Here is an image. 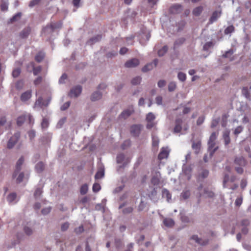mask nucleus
<instances>
[{
    "label": "nucleus",
    "instance_id": "nucleus-1",
    "mask_svg": "<svg viewBox=\"0 0 251 251\" xmlns=\"http://www.w3.org/2000/svg\"><path fill=\"white\" fill-rule=\"evenodd\" d=\"M246 159L242 155H236L233 159L234 168L236 172L239 175L244 173V168L247 165Z\"/></svg>",
    "mask_w": 251,
    "mask_h": 251
},
{
    "label": "nucleus",
    "instance_id": "nucleus-2",
    "mask_svg": "<svg viewBox=\"0 0 251 251\" xmlns=\"http://www.w3.org/2000/svg\"><path fill=\"white\" fill-rule=\"evenodd\" d=\"M62 26V23L61 22L57 23H51L50 25H48L45 27L43 31L45 32H52L55 29L60 28Z\"/></svg>",
    "mask_w": 251,
    "mask_h": 251
},
{
    "label": "nucleus",
    "instance_id": "nucleus-3",
    "mask_svg": "<svg viewBox=\"0 0 251 251\" xmlns=\"http://www.w3.org/2000/svg\"><path fill=\"white\" fill-rule=\"evenodd\" d=\"M51 100V96L50 95L48 97V99L46 101H43V98L40 97L35 101L34 107H42V106H47L50 103Z\"/></svg>",
    "mask_w": 251,
    "mask_h": 251
},
{
    "label": "nucleus",
    "instance_id": "nucleus-4",
    "mask_svg": "<svg viewBox=\"0 0 251 251\" xmlns=\"http://www.w3.org/2000/svg\"><path fill=\"white\" fill-rule=\"evenodd\" d=\"M236 180V176L235 175H229L226 172L224 173L223 185L224 188L228 187L227 183L228 182H234Z\"/></svg>",
    "mask_w": 251,
    "mask_h": 251
},
{
    "label": "nucleus",
    "instance_id": "nucleus-5",
    "mask_svg": "<svg viewBox=\"0 0 251 251\" xmlns=\"http://www.w3.org/2000/svg\"><path fill=\"white\" fill-rule=\"evenodd\" d=\"M192 143V148L194 150L196 154H198L201 151V142L200 139H197L196 140H191Z\"/></svg>",
    "mask_w": 251,
    "mask_h": 251
},
{
    "label": "nucleus",
    "instance_id": "nucleus-6",
    "mask_svg": "<svg viewBox=\"0 0 251 251\" xmlns=\"http://www.w3.org/2000/svg\"><path fill=\"white\" fill-rule=\"evenodd\" d=\"M134 111V110L133 107H130L124 110L119 115V118L120 119H126L129 117Z\"/></svg>",
    "mask_w": 251,
    "mask_h": 251
},
{
    "label": "nucleus",
    "instance_id": "nucleus-7",
    "mask_svg": "<svg viewBox=\"0 0 251 251\" xmlns=\"http://www.w3.org/2000/svg\"><path fill=\"white\" fill-rule=\"evenodd\" d=\"M81 92H82L81 86L78 85V86H76L73 88L71 90V91L69 94V95L71 98H73V97L76 98V97H77L81 93Z\"/></svg>",
    "mask_w": 251,
    "mask_h": 251
},
{
    "label": "nucleus",
    "instance_id": "nucleus-8",
    "mask_svg": "<svg viewBox=\"0 0 251 251\" xmlns=\"http://www.w3.org/2000/svg\"><path fill=\"white\" fill-rule=\"evenodd\" d=\"M24 160L23 157H21L17 161L16 165V169L12 175V178H14L18 175V173L21 170V166L24 163Z\"/></svg>",
    "mask_w": 251,
    "mask_h": 251
},
{
    "label": "nucleus",
    "instance_id": "nucleus-9",
    "mask_svg": "<svg viewBox=\"0 0 251 251\" xmlns=\"http://www.w3.org/2000/svg\"><path fill=\"white\" fill-rule=\"evenodd\" d=\"M183 173L185 175L186 178L190 180L191 177L192 168L191 166L184 165L182 169Z\"/></svg>",
    "mask_w": 251,
    "mask_h": 251
},
{
    "label": "nucleus",
    "instance_id": "nucleus-10",
    "mask_svg": "<svg viewBox=\"0 0 251 251\" xmlns=\"http://www.w3.org/2000/svg\"><path fill=\"white\" fill-rule=\"evenodd\" d=\"M195 241L196 243L200 245L203 246L206 245L208 243V240L206 239H202V238H199L198 235H194L191 237L190 238Z\"/></svg>",
    "mask_w": 251,
    "mask_h": 251
},
{
    "label": "nucleus",
    "instance_id": "nucleus-11",
    "mask_svg": "<svg viewBox=\"0 0 251 251\" xmlns=\"http://www.w3.org/2000/svg\"><path fill=\"white\" fill-rule=\"evenodd\" d=\"M27 69L29 71L31 72V70H33V74L35 75H37L41 71V67L40 66H38L37 67H35L34 63L33 62H30L27 66Z\"/></svg>",
    "mask_w": 251,
    "mask_h": 251
},
{
    "label": "nucleus",
    "instance_id": "nucleus-12",
    "mask_svg": "<svg viewBox=\"0 0 251 251\" xmlns=\"http://www.w3.org/2000/svg\"><path fill=\"white\" fill-rule=\"evenodd\" d=\"M20 134L19 133L15 134L9 140L7 144V147L9 149L13 148L18 140Z\"/></svg>",
    "mask_w": 251,
    "mask_h": 251
},
{
    "label": "nucleus",
    "instance_id": "nucleus-13",
    "mask_svg": "<svg viewBox=\"0 0 251 251\" xmlns=\"http://www.w3.org/2000/svg\"><path fill=\"white\" fill-rule=\"evenodd\" d=\"M139 64V60L137 58H132L126 61L125 63V66L127 68H133L137 66Z\"/></svg>",
    "mask_w": 251,
    "mask_h": 251
},
{
    "label": "nucleus",
    "instance_id": "nucleus-14",
    "mask_svg": "<svg viewBox=\"0 0 251 251\" xmlns=\"http://www.w3.org/2000/svg\"><path fill=\"white\" fill-rule=\"evenodd\" d=\"M141 128V125H133L130 128L131 133L134 136H138L140 133Z\"/></svg>",
    "mask_w": 251,
    "mask_h": 251
},
{
    "label": "nucleus",
    "instance_id": "nucleus-15",
    "mask_svg": "<svg viewBox=\"0 0 251 251\" xmlns=\"http://www.w3.org/2000/svg\"><path fill=\"white\" fill-rule=\"evenodd\" d=\"M169 151L168 148L163 147L161 149V151L158 155V158L159 160H162L167 158L169 155Z\"/></svg>",
    "mask_w": 251,
    "mask_h": 251
},
{
    "label": "nucleus",
    "instance_id": "nucleus-16",
    "mask_svg": "<svg viewBox=\"0 0 251 251\" xmlns=\"http://www.w3.org/2000/svg\"><path fill=\"white\" fill-rule=\"evenodd\" d=\"M31 90H28L22 94L20 97V99L22 101L25 102L31 98Z\"/></svg>",
    "mask_w": 251,
    "mask_h": 251
},
{
    "label": "nucleus",
    "instance_id": "nucleus-17",
    "mask_svg": "<svg viewBox=\"0 0 251 251\" xmlns=\"http://www.w3.org/2000/svg\"><path fill=\"white\" fill-rule=\"evenodd\" d=\"M230 131L229 130H226L223 132V138L224 141L225 146H227L230 143V138L229 137Z\"/></svg>",
    "mask_w": 251,
    "mask_h": 251
},
{
    "label": "nucleus",
    "instance_id": "nucleus-18",
    "mask_svg": "<svg viewBox=\"0 0 251 251\" xmlns=\"http://www.w3.org/2000/svg\"><path fill=\"white\" fill-rule=\"evenodd\" d=\"M182 123V119L180 118L176 119L175 121L176 126L174 128V132L177 133H179L182 129L181 124Z\"/></svg>",
    "mask_w": 251,
    "mask_h": 251
},
{
    "label": "nucleus",
    "instance_id": "nucleus-19",
    "mask_svg": "<svg viewBox=\"0 0 251 251\" xmlns=\"http://www.w3.org/2000/svg\"><path fill=\"white\" fill-rule=\"evenodd\" d=\"M163 223L167 227L171 228L175 225V221L171 218H165L163 219Z\"/></svg>",
    "mask_w": 251,
    "mask_h": 251
},
{
    "label": "nucleus",
    "instance_id": "nucleus-20",
    "mask_svg": "<svg viewBox=\"0 0 251 251\" xmlns=\"http://www.w3.org/2000/svg\"><path fill=\"white\" fill-rule=\"evenodd\" d=\"M221 15V11H214L210 17L209 19V22L211 24L213 23L214 22H215L218 18L220 17Z\"/></svg>",
    "mask_w": 251,
    "mask_h": 251
},
{
    "label": "nucleus",
    "instance_id": "nucleus-21",
    "mask_svg": "<svg viewBox=\"0 0 251 251\" xmlns=\"http://www.w3.org/2000/svg\"><path fill=\"white\" fill-rule=\"evenodd\" d=\"M181 10V6L179 4H174L170 8V12L173 14L179 13Z\"/></svg>",
    "mask_w": 251,
    "mask_h": 251
},
{
    "label": "nucleus",
    "instance_id": "nucleus-22",
    "mask_svg": "<svg viewBox=\"0 0 251 251\" xmlns=\"http://www.w3.org/2000/svg\"><path fill=\"white\" fill-rule=\"evenodd\" d=\"M102 97V94L100 92L97 91L93 93L91 96V100L95 101L100 100Z\"/></svg>",
    "mask_w": 251,
    "mask_h": 251
},
{
    "label": "nucleus",
    "instance_id": "nucleus-23",
    "mask_svg": "<svg viewBox=\"0 0 251 251\" xmlns=\"http://www.w3.org/2000/svg\"><path fill=\"white\" fill-rule=\"evenodd\" d=\"M208 149L211 151L210 155L212 156L213 154L217 151L218 147L215 148V142H208Z\"/></svg>",
    "mask_w": 251,
    "mask_h": 251
},
{
    "label": "nucleus",
    "instance_id": "nucleus-24",
    "mask_svg": "<svg viewBox=\"0 0 251 251\" xmlns=\"http://www.w3.org/2000/svg\"><path fill=\"white\" fill-rule=\"evenodd\" d=\"M243 95L249 100H251V95L247 87H244L242 90Z\"/></svg>",
    "mask_w": 251,
    "mask_h": 251
},
{
    "label": "nucleus",
    "instance_id": "nucleus-25",
    "mask_svg": "<svg viewBox=\"0 0 251 251\" xmlns=\"http://www.w3.org/2000/svg\"><path fill=\"white\" fill-rule=\"evenodd\" d=\"M23 231L25 234L27 236H31L33 234L34 230L31 227L25 226L24 227Z\"/></svg>",
    "mask_w": 251,
    "mask_h": 251
},
{
    "label": "nucleus",
    "instance_id": "nucleus-26",
    "mask_svg": "<svg viewBox=\"0 0 251 251\" xmlns=\"http://www.w3.org/2000/svg\"><path fill=\"white\" fill-rule=\"evenodd\" d=\"M45 169V165L42 162L38 163L35 166V170L38 173H41Z\"/></svg>",
    "mask_w": 251,
    "mask_h": 251
},
{
    "label": "nucleus",
    "instance_id": "nucleus-27",
    "mask_svg": "<svg viewBox=\"0 0 251 251\" xmlns=\"http://www.w3.org/2000/svg\"><path fill=\"white\" fill-rule=\"evenodd\" d=\"M209 171L206 169L201 170L199 175V179H204L208 176Z\"/></svg>",
    "mask_w": 251,
    "mask_h": 251
},
{
    "label": "nucleus",
    "instance_id": "nucleus-28",
    "mask_svg": "<svg viewBox=\"0 0 251 251\" xmlns=\"http://www.w3.org/2000/svg\"><path fill=\"white\" fill-rule=\"evenodd\" d=\"M31 31V29L29 27L25 28L20 33V36L22 38H24L27 37Z\"/></svg>",
    "mask_w": 251,
    "mask_h": 251
},
{
    "label": "nucleus",
    "instance_id": "nucleus-29",
    "mask_svg": "<svg viewBox=\"0 0 251 251\" xmlns=\"http://www.w3.org/2000/svg\"><path fill=\"white\" fill-rule=\"evenodd\" d=\"M104 175V170L103 168H100L95 175V178L96 179L102 178Z\"/></svg>",
    "mask_w": 251,
    "mask_h": 251
},
{
    "label": "nucleus",
    "instance_id": "nucleus-30",
    "mask_svg": "<svg viewBox=\"0 0 251 251\" xmlns=\"http://www.w3.org/2000/svg\"><path fill=\"white\" fill-rule=\"evenodd\" d=\"M156 176H154L152 177L151 179V182L154 185H157L158 184L160 181V174L159 172H157L156 173Z\"/></svg>",
    "mask_w": 251,
    "mask_h": 251
},
{
    "label": "nucleus",
    "instance_id": "nucleus-31",
    "mask_svg": "<svg viewBox=\"0 0 251 251\" xmlns=\"http://www.w3.org/2000/svg\"><path fill=\"white\" fill-rule=\"evenodd\" d=\"M203 10V7L200 6L195 8L193 11V14L196 16H199Z\"/></svg>",
    "mask_w": 251,
    "mask_h": 251
},
{
    "label": "nucleus",
    "instance_id": "nucleus-32",
    "mask_svg": "<svg viewBox=\"0 0 251 251\" xmlns=\"http://www.w3.org/2000/svg\"><path fill=\"white\" fill-rule=\"evenodd\" d=\"M190 196V192L189 190H183L181 193L180 198L183 200L188 199Z\"/></svg>",
    "mask_w": 251,
    "mask_h": 251
},
{
    "label": "nucleus",
    "instance_id": "nucleus-33",
    "mask_svg": "<svg viewBox=\"0 0 251 251\" xmlns=\"http://www.w3.org/2000/svg\"><path fill=\"white\" fill-rule=\"evenodd\" d=\"M21 15L22 14L21 12L17 13L9 20V23H12L14 22L18 21L21 18Z\"/></svg>",
    "mask_w": 251,
    "mask_h": 251
},
{
    "label": "nucleus",
    "instance_id": "nucleus-34",
    "mask_svg": "<svg viewBox=\"0 0 251 251\" xmlns=\"http://www.w3.org/2000/svg\"><path fill=\"white\" fill-rule=\"evenodd\" d=\"M154 68L152 63H150L147 64L146 65L142 68V71L143 72H147L151 70Z\"/></svg>",
    "mask_w": 251,
    "mask_h": 251
},
{
    "label": "nucleus",
    "instance_id": "nucleus-35",
    "mask_svg": "<svg viewBox=\"0 0 251 251\" xmlns=\"http://www.w3.org/2000/svg\"><path fill=\"white\" fill-rule=\"evenodd\" d=\"M26 118V115H25L19 116L17 118V124L18 126H22L23 124V123H24V122L25 121Z\"/></svg>",
    "mask_w": 251,
    "mask_h": 251
},
{
    "label": "nucleus",
    "instance_id": "nucleus-36",
    "mask_svg": "<svg viewBox=\"0 0 251 251\" xmlns=\"http://www.w3.org/2000/svg\"><path fill=\"white\" fill-rule=\"evenodd\" d=\"M45 57V53L43 52L40 51L35 56V59L36 61L40 62L42 61Z\"/></svg>",
    "mask_w": 251,
    "mask_h": 251
},
{
    "label": "nucleus",
    "instance_id": "nucleus-37",
    "mask_svg": "<svg viewBox=\"0 0 251 251\" xmlns=\"http://www.w3.org/2000/svg\"><path fill=\"white\" fill-rule=\"evenodd\" d=\"M235 30V27L233 25H230L227 26L224 31V33L226 35H228L233 32Z\"/></svg>",
    "mask_w": 251,
    "mask_h": 251
},
{
    "label": "nucleus",
    "instance_id": "nucleus-38",
    "mask_svg": "<svg viewBox=\"0 0 251 251\" xmlns=\"http://www.w3.org/2000/svg\"><path fill=\"white\" fill-rule=\"evenodd\" d=\"M162 196L163 197L166 198L168 201L171 199V194L170 193L169 191L166 189H164L162 190Z\"/></svg>",
    "mask_w": 251,
    "mask_h": 251
},
{
    "label": "nucleus",
    "instance_id": "nucleus-39",
    "mask_svg": "<svg viewBox=\"0 0 251 251\" xmlns=\"http://www.w3.org/2000/svg\"><path fill=\"white\" fill-rule=\"evenodd\" d=\"M176 88V83L175 81L170 82L168 84V91L169 92L174 91Z\"/></svg>",
    "mask_w": 251,
    "mask_h": 251
},
{
    "label": "nucleus",
    "instance_id": "nucleus-40",
    "mask_svg": "<svg viewBox=\"0 0 251 251\" xmlns=\"http://www.w3.org/2000/svg\"><path fill=\"white\" fill-rule=\"evenodd\" d=\"M8 3L6 0H2L0 4V9L2 11H5L8 9Z\"/></svg>",
    "mask_w": 251,
    "mask_h": 251
},
{
    "label": "nucleus",
    "instance_id": "nucleus-41",
    "mask_svg": "<svg viewBox=\"0 0 251 251\" xmlns=\"http://www.w3.org/2000/svg\"><path fill=\"white\" fill-rule=\"evenodd\" d=\"M180 219L183 223H188L190 222V219L188 216L185 215L184 213L180 212Z\"/></svg>",
    "mask_w": 251,
    "mask_h": 251
},
{
    "label": "nucleus",
    "instance_id": "nucleus-42",
    "mask_svg": "<svg viewBox=\"0 0 251 251\" xmlns=\"http://www.w3.org/2000/svg\"><path fill=\"white\" fill-rule=\"evenodd\" d=\"M218 134H219L218 132H212L209 137L208 142H215V140H216V139L217 138Z\"/></svg>",
    "mask_w": 251,
    "mask_h": 251
},
{
    "label": "nucleus",
    "instance_id": "nucleus-43",
    "mask_svg": "<svg viewBox=\"0 0 251 251\" xmlns=\"http://www.w3.org/2000/svg\"><path fill=\"white\" fill-rule=\"evenodd\" d=\"M88 190V187L86 184L82 185L80 189V193L81 195L86 194Z\"/></svg>",
    "mask_w": 251,
    "mask_h": 251
},
{
    "label": "nucleus",
    "instance_id": "nucleus-44",
    "mask_svg": "<svg viewBox=\"0 0 251 251\" xmlns=\"http://www.w3.org/2000/svg\"><path fill=\"white\" fill-rule=\"evenodd\" d=\"M177 78L180 81L184 82L186 80V75L185 73L180 72L177 74Z\"/></svg>",
    "mask_w": 251,
    "mask_h": 251
},
{
    "label": "nucleus",
    "instance_id": "nucleus-45",
    "mask_svg": "<svg viewBox=\"0 0 251 251\" xmlns=\"http://www.w3.org/2000/svg\"><path fill=\"white\" fill-rule=\"evenodd\" d=\"M167 50L168 47L165 46L161 49L158 50V54L159 56H162L167 52Z\"/></svg>",
    "mask_w": 251,
    "mask_h": 251
},
{
    "label": "nucleus",
    "instance_id": "nucleus-46",
    "mask_svg": "<svg viewBox=\"0 0 251 251\" xmlns=\"http://www.w3.org/2000/svg\"><path fill=\"white\" fill-rule=\"evenodd\" d=\"M49 122L47 118H43L41 123V127L42 129H46L49 126Z\"/></svg>",
    "mask_w": 251,
    "mask_h": 251
},
{
    "label": "nucleus",
    "instance_id": "nucleus-47",
    "mask_svg": "<svg viewBox=\"0 0 251 251\" xmlns=\"http://www.w3.org/2000/svg\"><path fill=\"white\" fill-rule=\"evenodd\" d=\"M17 195L15 193H12L9 194L7 196V199L9 202H11L14 201L16 198Z\"/></svg>",
    "mask_w": 251,
    "mask_h": 251
},
{
    "label": "nucleus",
    "instance_id": "nucleus-48",
    "mask_svg": "<svg viewBox=\"0 0 251 251\" xmlns=\"http://www.w3.org/2000/svg\"><path fill=\"white\" fill-rule=\"evenodd\" d=\"M155 118V115L151 112L149 113L146 116V120L147 122H152Z\"/></svg>",
    "mask_w": 251,
    "mask_h": 251
},
{
    "label": "nucleus",
    "instance_id": "nucleus-49",
    "mask_svg": "<svg viewBox=\"0 0 251 251\" xmlns=\"http://www.w3.org/2000/svg\"><path fill=\"white\" fill-rule=\"evenodd\" d=\"M141 77L140 76H137L133 78L131 80V83L133 85H137L140 83L141 81Z\"/></svg>",
    "mask_w": 251,
    "mask_h": 251
},
{
    "label": "nucleus",
    "instance_id": "nucleus-50",
    "mask_svg": "<svg viewBox=\"0 0 251 251\" xmlns=\"http://www.w3.org/2000/svg\"><path fill=\"white\" fill-rule=\"evenodd\" d=\"M243 130V127L240 126H237L236 128H235L234 131H233V134L236 135V136H237L239 134H240Z\"/></svg>",
    "mask_w": 251,
    "mask_h": 251
},
{
    "label": "nucleus",
    "instance_id": "nucleus-51",
    "mask_svg": "<svg viewBox=\"0 0 251 251\" xmlns=\"http://www.w3.org/2000/svg\"><path fill=\"white\" fill-rule=\"evenodd\" d=\"M133 208L132 207L129 206L124 208L123 210V213L124 214H128L132 212Z\"/></svg>",
    "mask_w": 251,
    "mask_h": 251
},
{
    "label": "nucleus",
    "instance_id": "nucleus-52",
    "mask_svg": "<svg viewBox=\"0 0 251 251\" xmlns=\"http://www.w3.org/2000/svg\"><path fill=\"white\" fill-rule=\"evenodd\" d=\"M24 82L22 80L17 81L15 85L16 89L19 90H21L24 86Z\"/></svg>",
    "mask_w": 251,
    "mask_h": 251
},
{
    "label": "nucleus",
    "instance_id": "nucleus-53",
    "mask_svg": "<svg viewBox=\"0 0 251 251\" xmlns=\"http://www.w3.org/2000/svg\"><path fill=\"white\" fill-rule=\"evenodd\" d=\"M213 44L212 42H207L204 45L203 47V49L204 50H208L209 49H210L213 46Z\"/></svg>",
    "mask_w": 251,
    "mask_h": 251
},
{
    "label": "nucleus",
    "instance_id": "nucleus-54",
    "mask_svg": "<svg viewBox=\"0 0 251 251\" xmlns=\"http://www.w3.org/2000/svg\"><path fill=\"white\" fill-rule=\"evenodd\" d=\"M243 202V197L242 196H240L239 197H238L235 201V204L236 206L239 207Z\"/></svg>",
    "mask_w": 251,
    "mask_h": 251
},
{
    "label": "nucleus",
    "instance_id": "nucleus-55",
    "mask_svg": "<svg viewBox=\"0 0 251 251\" xmlns=\"http://www.w3.org/2000/svg\"><path fill=\"white\" fill-rule=\"evenodd\" d=\"M21 73V69L20 68H17L14 69L12 72V75L14 77H18Z\"/></svg>",
    "mask_w": 251,
    "mask_h": 251
},
{
    "label": "nucleus",
    "instance_id": "nucleus-56",
    "mask_svg": "<svg viewBox=\"0 0 251 251\" xmlns=\"http://www.w3.org/2000/svg\"><path fill=\"white\" fill-rule=\"evenodd\" d=\"M24 173H20L18 176V177L16 178V181L17 183H20L21 182L24 178Z\"/></svg>",
    "mask_w": 251,
    "mask_h": 251
},
{
    "label": "nucleus",
    "instance_id": "nucleus-57",
    "mask_svg": "<svg viewBox=\"0 0 251 251\" xmlns=\"http://www.w3.org/2000/svg\"><path fill=\"white\" fill-rule=\"evenodd\" d=\"M125 158V155L123 154H118L117 156V162L118 163H122Z\"/></svg>",
    "mask_w": 251,
    "mask_h": 251
},
{
    "label": "nucleus",
    "instance_id": "nucleus-58",
    "mask_svg": "<svg viewBox=\"0 0 251 251\" xmlns=\"http://www.w3.org/2000/svg\"><path fill=\"white\" fill-rule=\"evenodd\" d=\"M65 121H66L65 118H62L58 121V122L56 125V127L58 128H61L62 126L64 125V124L65 123Z\"/></svg>",
    "mask_w": 251,
    "mask_h": 251
},
{
    "label": "nucleus",
    "instance_id": "nucleus-59",
    "mask_svg": "<svg viewBox=\"0 0 251 251\" xmlns=\"http://www.w3.org/2000/svg\"><path fill=\"white\" fill-rule=\"evenodd\" d=\"M204 120H205L204 116H202L199 117L197 120V125L198 126L201 125L204 122Z\"/></svg>",
    "mask_w": 251,
    "mask_h": 251
},
{
    "label": "nucleus",
    "instance_id": "nucleus-60",
    "mask_svg": "<svg viewBox=\"0 0 251 251\" xmlns=\"http://www.w3.org/2000/svg\"><path fill=\"white\" fill-rule=\"evenodd\" d=\"M40 0H32L29 2V6L33 7V6L39 3Z\"/></svg>",
    "mask_w": 251,
    "mask_h": 251
},
{
    "label": "nucleus",
    "instance_id": "nucleus-61",
    "mask_svg": "<svg viewBox=\"0 0 251 251\" xmlns=\"http://www.w3.org/2000/svg\"><path fill=\"white\" fill-rule=\"evenodd\" d=\"M70 101H67L64 103L61 107L60 109L62 111H64L68 109L70 105Z\"/></svg>",
    "mask_w": 251,
    "mask_h": 251
},
{
    "label": "nucleus",
    "instance_id": "nucleus-62",
    "mask_svg": "<svg viewBox=\"0 0 251 251\" xmlns=\"http://www.w3.org/2000/svg\"><path fill=\"white\" fill-rule=\"evenodd\" d=\"M100 189V186L98 183H94L93 186V191L94 192H98Z\"/></svg>",
    "mask_w": 251,
    "mask_h": 251
},
{
    "label": "nucleus",
    "instance_id": "nucleus-63",
    "mask_svg": "<svg viewBox=\"0 0 251 251\" xmlns=\"http://www.w3.org/2000/svg\"><path fill=\"white\" fill-rule=\"evenodd\" d=\"M51 209V207L44 208L42 210L41 212L43 215H47L50 212Z\"/></svg>",
    "mask_w": 251,
    "mask_h": 251
},
{
    "label": "nucleus",
    "instance_id": "nucleus-64",
    "mask_svg": "<svg viewBox=\"0 0 251 251\" xmlns=\"http://www.w3.org/2000/svg\"><path fill=\"white\" fill-rule=\"evenodd\" d=\"M134 247V243H130L126 245V249L124 251H132Z\"/></svg>",
    "mask_w": 251,
    "mask_h": 251
}]
</instances>
